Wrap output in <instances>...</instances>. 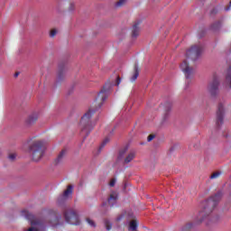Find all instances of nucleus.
Segmentation results:
<instances>
[{
    "mask_svg": "<svg viewBox=\"0 0 231 231\" xmlns=\"http://www.w3.org/2000/svg\"><path fill=\"white\" fill-rule=\"evenodd\" d=\"M223 198V192L218 191L214 196H211L208 200L205 201L204 208L199 213V217H200L199 223H203L205 218L208 217L217 205L221 199Z\"/></svg>",
    "mask_w": 231,
    "mask_h": 231,
    "instance_id": "obj_1",
    "label": "nucleus"
},
{
    "mask_svg": "<svg viewBox=\"0 0 231 231\" xmlns=\"http://www.w3.org/2000/svg\"><path fill=\"white\" fill-rule=\"evenodd\" d=\"M221 176V171H216L210 175V180H217Z\"/></svg>",
    "mask_w": 231,
    "mask_h": 231,
    "instance_id": "obj_21",
    "label": "nucleus"
},
{
    "mask_svg": "<svg viewBox=\"0 0 231 231\" xmlns=\"http://www.w3.org/2000/svg\"><path fill=\"white\" fill-rule=\"evenodd\" d=\"M229 190H231V184H230V186H229Z\"/></svg>",
    "mask_w": 231,
    "mask_h": 231,
    "instance_id": "obj_35",
    "label": "nucleus"
},
{
    "mask_svg": "<svg viewBox=\"0 0 231 231\" xmlns=\"http://www.w3.org/2000/svg\"><path fill=\"white\" fill-rule=\"evenodd\" d=\"M136 154L134 152H130L125 159V163H131L135 158Z\"/></svg>",
    "mask_w": 231,
    "mask_h": 231,
    "instance_id": "obj_17",
    "label": "nucleus"
},
{
    "mask_svg": "<svg viewBox=\"0 0 231 231\" xmlns=\"http://www.w3.org/2000/svg\"><path fill=\"white\" fill-rule=\"evenodd\" d=\"M120 82H122V79H120V76L117 77L116 86H120Z\"/></svg>",
    "mask_w": 231,
    "mask_h": 231,
    "instance_id": "obj_31",
    "label": "nucleus"
},
{
    "mask_svg": "<svg viewBox=\"0 0 231 231\" xmlns=\"http://www.w3.org/2000/svg\"><path fill=\"white\" fill-rule=\"evenodd\" d=\"M37 115L29 116V117L26 120V124H28V125H32L37 122Z\"/></svg>",
    "mask_w": 231,
    "mask_h": 231,
    "instance_id": "obj_14",
    "label": "nucleus"
},
{
    "mask_svg": "<svg viewBox=\"0 0 231 231\" xmlns=\"http://www.w3.org/2000/svg\"><path fill=\"white\" fill-rule=\"evenodd\" d=\"M67 153L68 152L66 151V149L61 150V152L55 160V165H59V163H60V162H62L64 158H66Z\"/></svg>",
    "mask_w": 231,
    "mask_h": 231,
    "instance_id": "obj_12",
    "label": "nucleus"
},
{
    "mask_svg": "<svg viewBox=\"0 0 231 231\" xmlns=\"http://www.w3.org/2000/svg\"><path fill=\"white\" fill-rule=\"evenodd\" d=\"M138 221L136 220H132L129 224V231H138Z\"/></svg>",
    "mask_w": 231,
    "mask_h": 231,
    "instance_id": "obj_15",
    "label": "nucleus"
},
{
    "mask_svg": "<svg viewBox=\"0 0 231 231\" xmlns=\"http://www.w3.org/2000/svg\"><path fill=\"white\" fill-rule=\"evenodd\" d=\"M14 77H15V79H17V77H19V72H16V73L14 74Z\"/></svg>",
    "mask_w": 231,
    "mask_h": 231,
    "instance_id": "obj_33",
    "label": "nucleus"
},
{
    "mask_svg": "<svg viewBox=\"0 0 231 231\" xmlns=\"http://www.w3.org/2000/svg\"><path fill=\"white\" fill-rule=\"evenodd\" d=\"M193 226H194V224H192V222L187 223L181 227V231L192 230Z\"/></svg>",
    "mask_w": 231,
    "mask_h": 231,
    "instance_id": "obj_18",
    "label": "nucleus"
},
{
    "mask_svg": "<svg viewBox=\"0 0 231 231\" xmlns=\"http://www.w3.org/2000/svg\"><path fill=\"white\" fill-rule=\"evenodd\" d=\"M116 183V179H112L109 182V187H114Z\"/></svg>",
    "mask_w": 231,
    "mask_h": 231,
    "instance_id": "obj_29",
    "label": "nucleus"
},
{
    "mask_svg": "<svg viewBox=\"0 0 231 231\" xmlns=\"http://www.w3.org/2000/svg\"><path fill=\"white\" fill-rule=\"evenodd\" d=\"M65 221L69 225H80V220L79 219V214L73 209H66L64 211Z\"/></svg>",
    "mask_w": 231,
    "mask_h": 231,
    "instance_id": "obj_5",
    "label": "nucleus"
},
{
    "mask_svg": "<svg viewBox=\"0 0 231 231\" xmlns=\"http://www.w3.org/2000/svg\"><path fill=\"white\" fill-rule=\"evenodd\" d=\"M152 140H154V134L148 135L147 141L148 142H152Z\"/></svg>",
    "mask_w": 231,
    "mask_h": 231,
    "instance_id": "obj_30",
    "label": "nucleus"
},
{
    "mask_svg": "<svg viewBox=\"0 0 231 231\" xmlns=\"http://www.w3.org/2000/svg\"><path fill=\"white\" fill-rule=\"evenodd\" d=\"M71 194H73V186L69 185L67 189L63 192V198H68L69 196H71Z\"/></svg>",
    "mask_w": 231,
    "mask_h": 231,
    "instance_id": "obj_16",
    "label": "nucleus"
},
{
    "mask_svg": "<svg viewBox=\"0 0 231 231\" xmlns=\"http://www.w3.org/2000/svg\"><path fill=\"white\" fill-rule=\"evenodd\" d=\"M95 115V111L89 109L82 117L81 121L79 123V125L81 127V134L83 136L88 137L89 136V134L91 131H93V127H95V125L91 123V116Z\"/></svg>",
    "mask_w": 231,
    "mask_h": 231,
    "instance_id": "obj_2",
    "label": "nucleus"
},
{
    "mask_svg": "<svg viewBox=\"0 0 231 231\" xmlns=\"http://www.w3.org/2000/svg\"><path fill=\"white\" fill-rule=\"evenodd\" d=\"M142 22L138 21V22H135L132 27V37L134 39H136V37H138L140 35V23Z\"/></svg>",
    "mask_w": 231,
    "mask_h": 231,
    "instance_id": "obj_10",
    "label": "nucleus"
},
{
    "mask_svg": "<svg viewBox=\"0 0 231 231\" xmlns=\"http://www.w3.org/2000/svg\"><path fill=\"white\" fill-rule=\"evenodd\" d=\"M69 10V12H73L75 10V4H70Z\"/></svg>",
    "mask_w": 231,
    "mask_h": 231,
    "instance_id": "obj_32",
    "label": "nucleus"
},
{
    "mask_svg": "<svg viewBox=\"0 0 231 231\" xmlns=\"http://www.w3.org/2000/svg\"><path fill=\"white\" fill-rule=\"evenodd\" d=\"M140 75V69L138 68V65H134V74L131 78V82H134L136 79H138V76Z\"/></svg>",
    "mask_w": 231,
    "mask_h": 231,
    "instance_id": "obj_13",
    "label": "nucleus"
},
{
    "mask_svg": "<svg viewBox=\"0 0 231 231\" xmlns=\"http://www.w3.org/2000/svg\"><path fill=\"white\" fill-rule=\"evenodd\" d=\"M127 152V148H124L120 150L118 159L122 160L124 158V155Z\"/></svg>",
    "mask_w": 231,
    "mask_h": 231,
    "instance_id": "obj_22",
    "label": "nucleus"
},
{
    "mask_svg": "<svg viewBox=\"0 0 231 231\" xmlns=\"http://www.w3.org/2000/svg\"><path fill=\"white\" fill-rule=\"evenodd\" d=\"M109 89H111V84L106 83L101 91L97 95V98H100L101 102H106L107 100V95L109 93Z\"/></svg>",
    "mask_w": 231,
    "mask_h": 231,
    "instance_id": "obj_9",
    "label": "nucleus"
},
{
    "mask_svg": "<svg viewBox=\"0 0 231 231\" xmlns=\"http://www.w3.org/2000/svg\"><path fill=\"white\" fill-rule=\"evenodd\" d=\"M122 219V217H117V221H120Z\"/></svg>",
    "mask_w": 231,
    "mask_h": 231,
    "instance_id": "obj_34",
    "label": "nucleus"
},
{
    "mask_svg": "<svg viewBox=\"0 0 231 231\" xmlns=\"http://www.w3.org/2000/svg\"><path fill=\"white\" fill-rule=\"evenodd\" d=\"M8 158H9V160H11V162H14V160H15V158H17V154L10 153Z\"/></svg>",
    "mask_w": 231,
    "mask_h": 231,
    "instance_id": "obj_26",
    "label": "nucleus"
},
{
    "mask_svg": "<svg viewBox=\"0 0 231 231\" xmlns=\"http://www.w3.org/2000/svg\"><path fill=\"white\" fill-rule=\"evenodd\" d=\"M116 199H118V194L116 191H113L108 198L109 205L114 207L115 203H116Z\"/></svg>",
    "mask_w": 231,
    "mask_h": 231,
    "instance_id": "obj_11",
    "label": "nucleus"
},
{
    "mask_svg": "<svg viewBox=\"0 0 231 231\" xmlns=\"http://www.w3.org/2000/svg\"><path fill=\"white\" fill-rule=\"evenodd\" d=\"M210 28L213 32L219 30V28H221V21L215 22Z\"/></svg>",
    "mask_w": 231,
    "mask_h": 231,
    "instance_id": "obj_19",
    "label": "nucleus"
},
{
    "mask_svg": "<svg viewBox=\"0 0 231 231\" xmlns=\"http://www.w3.org/2000/svg\"><path fill=\"white\" fill-rule=\"evenodd\" d=\"M105 226H106V230H111V228H113V224H111V222H109V220L106 219Z\"/></svg>",
    "mask_w": 231,
    "mask_h": 231,
    "instance_id": "obj_23",
    "label": "nucleus"
},
{
    "mask_svg": "<svg viewBox=\"0 0 231 231\" xmlns=\"http://www.w3.org/2000/svg\"><path fill=\"white\" fill-rule=\"evenodd\" d=\"M44 151H46V146H44L42 141H33L29 146V152L32 156L33 162H40L44 156Z\"/></svg>",
    "mask_w": 231,
    "mask_h": 231,
    "instance_id": "obj_3",
    "label": "nucleus"
},
{
    "mask_svg": "<svg viewBox=\"0 0 231 231\" xmlns=\"http://www.w3.org/2000/svg\"><path fill=\"white\" fill-rule=\"evenodd\" d=\"M180 69L181 71H183L186 77V82L189 84V82H190V79L194 77V68L190 67V65H189V62H187V60H185L180 64Z\"/></svg>",
    "mask_w": 231,
    "mask_h": 231,
    "instance_id": "obj_6",
    "label": "nucleus"
},
{
    "mask_svg": "<svg viewBox=\"0 0 231 231\" xmlns=\"http://www.w3.org/2000/svg\"><path fill=\"white\" fill-rule=\"evenodd\" d=\"M107 143H109V137H106V138L103 141V143H101L99 149H104V147H106V145Z\"/></svg>",
    "mask_w": 231,
    "mask_h": 231,
    "instance_id": "obj_25",
    "label": "nucleus"
},
{
    "mask_svg": "<svg viewBox=\"0 0 231 231\" xmlns=\"http://www.w3.org/2000/svg\"><path fill=\"white\" fill-rule=\"evenodd\" d=\"M125 3H127V0H118L116 3V8H122V6H124V5H125Z\"/></svg>",
    "mask_w": 231,
    "mask_h": 231,
    "instance_id": "obj_20",
    "label": "nucleus"
},
{
    "mask_svg": "<svg viewBox=\"0 0 231 231\" xmlns=\"http://www.w3.org/2000/svg\"><path fill=\"white\" fill-rule=\"evenodd\" d=\"M201 53H203V47L201 45H193L186 51V57L191 60H198Z\"/></svg>",
    "mask_w": 231,
    "mask_h": 231,
    "instance_id": "obj_4",
    "label": "nucleus"
},
{
    "mask_svg": "<svg viewBox=\"0 0 231 231\" xmlns=\"http://www.w3.org/2000/svg\"><path fill=\"white\" fill-rule=\"evenodd\" d=\"M208 89L211 97H216L219 93V79L214 78L211 83H209Z\"/></svg>",
    "mask_w": 231,
    "mask_h": 231,
    "instance_id": "obj_8",
    "label": "nucleus"
},
{
    "mask_svg": "<svg viewBox=\"0 0 231 231\" xmlns=\"http://www.w3.org/2000/svg\"><path fill=\"white\" fill-rule=\"evenodd\" d=\"M64 77V68H60V70L58 72V79L60 80Z\"/></svg>",
    "mask_w": 231,
    "mask_h": 231,
    "instance_id": "obj_24",
    "label": "nucleus"
},
{
    "mask_svg": "<svg viewBox=\"0 0 231 231\" xmlns=\"http://www.w3.org/2000/svg\"><path fill=\"white\" fill-rule=\"evenodd\" d=\"M224 118H225V106H223V104H219L217 111V119H216V126L217 129H219V127L223 125Z\"/></svg>",
    "mask_w": 231,
    "mask_h": 231,
    "instance_id": "obj_7",
    "label": "nucleus"
},
{
    "mask_svg": "<svg viewBox=\"0 0 231 231\" xmlns=\"http://www.w3.org/2000/svg\"><path fill=\"white\" fill-rule=\"evenodd\" d=\"M87 223H88V225H89L90 226H94V227L96 226L94 221L91 220L90 218H87Z\"/></svg>",
    "mask_w": 231,
    "mask_h": 231,
    "instance_id": "obj_28",
    "label": "nucleus"
},
{
    "mask_svg": "<svg viewBox=\"0 0 231 231\" xmlns=\"http://www.w3.org/2000/svg\"><path fill=\"white\" fill-rule=\"evenodd\" d=\"M55 35H57V30L52 29V30L50 32V37H55Z\"/></svg>",
    "mask_w": 231,
    "mask_h": 231,
    "instance_id": "obj_27",
    "label": "nucleus"
}]
</instances>
